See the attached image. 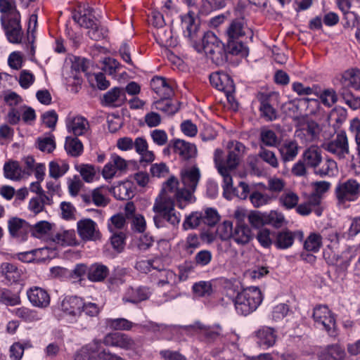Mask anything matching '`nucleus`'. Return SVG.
Returning <instances> with one entry per match:
<instances>
[{"label": "nucleus", "instance_id": "680f3d73", "mask_svg": "<svg viewBox=\"0 0 360 360\" xmlns=\"http://www.w3.org/2000/svg\"><path fill=\"white\" fill-rule=\"evenodd\" d=\"M265 219L266 224L271 225L275 228L281 227L285 220L283 214L273 210L269 213L265 212Z\"/></svg>", "mask_w": 360, "mask_h": 360}, {"label": "nucleus", "instance_id": "864d4df0", "mask_svg": "<svg viewBox=\"0 0 360 360\" xmlns=\"http://www.w3.org/2000/svg\"><path fill=\"white\" fill-rule=\"evenodd\" d=\"M274 244L276 248H289L292 244V233L289 231L275 233Z\"/></svg>", "mask_w": 360, "mask_h": 360}, {"label": "nucleus", "instance_id": "2eb2a0df", "mask_svg": "<svg viewBox=\"0 0 360 360\" xmlns=\"http://www.w3.org/2000/svg\"><path fill=\"white\" fill-rule=\"evenodd\" d=\"M312 317L319 327H322L330 335H334L335 320L326 305H319L314 309Z\"/></svg>", "mask_w": 360, "mask_h": 360}, {"label": "nucleus", "instance_id": "bf43d9fd", "mask_svg": "<svg viewBox=\"0 0 360 360\" xmlns=\"http://www.w3.org/2000/svg\"><path fill=\"white\" fill-rule=\"evenodd\" d=\"M193 291L196 296L207 297L212 293V286L210 281H200L193 285Z\"/></svg>", "mask_w": 360, "mask_h": 360}, {"label": "nucleus", "instance_id": "69168bd1", "mask_svg": "<svg viewBox=\"0 0 360 360\" xmlns=\"http://www.w3.org/2000/svg\"><path fill=\"white\" fill-rule=\"evenodd\" d=\"M323 239L322 233L312 232L305 240L304 248H320L321 245H325Z\"/></svg>", "mask_w": 360, "mask_h": 360}, {"label": "nucleus", "instance_id": "37998d69", "mask_svg": "<svg viewBox=\"0 0 360 360\" xmlns=\"http://www.w3.org/2000/svg\"><path fill=\"white\" fill-rule=\"evenodd\" d=\"M314 172L321 176H334L338 172L337 163L332 158H327L320 167L315 169Z\"/></svg>", "mask_w": 360, "mask_h": 360}, {"label": "nucleus", "instance_id": "aec40b11", "mask_svg": "<svg viewBox=\"0 0 360 360\" xmlns=\"http://www.w3.org/2000/svg\"><path fill=\"white\" fill-rule=\"evenodd\" d=\"M127 101L125 91L119 86H115L105 93L101 99L103 106L117 108L122 106Z\"/></svg>", "mask_w": 360, "mask_h": 360}, {"label": "nucleus", "instance_id": "338daca9", "mask_svg": "<svg viewBox=\"0 0 360 360\" xmlns=\"http://www.w3.org/2000/svg\"><path fill=\"white\" fill-rule=\"evenodd\" d=\"M290 311V306L285 303H281L274 307L271 311V319L278 321L284 319Z\"/></svg>", "mask_w": 360, "mask_h": 360}, {"label": "nucleus", "instance_id": "3c124183", "mask_svg": "<svg viewBox=\"0 0 360 360\" xmlns=\"http://www.w3.org/2000/svg\"><path fill=\"white\" fill-rule=\"evenodd\" d=\"M233 222L229 220L224 221L217 227V233L222 240H232L233 237Z\"/></svg>", "mask_w": 360, "mask_h": 360}, {"label": "nucleus", "instance_id": "58836bf2", "mask_svg": "<svg viewBox=\"0 0 360 360\" xmlns=\"http://www.w3.org/2000/svg\"><path fill=\"white\" fill-rule=\"evenodd\" d=\"M347 112L346 109L342 107H335L328 116V120L330 124H332L335 129H338L346 120Z\"/></svg>", "mask_w": 360, "mask_h": 360}, {"label": "nucleus", "instance_id": "9d476101", "mask_svg": "<svg viewBox=\"0 0 360 360\" xmlns=\"http://www.w3.org/2000/svg\"><path fill=\"white\" fill-rule=\"evenodd\" d=\"M339 206L346 207L347 204L355 201L360 195V184L355 179H348L337 185L335 190Z\"/></svg>", "mask_w": 360, "mask_h": 360}, {"label": "nucleus", "instance_id": "a878e982", "mask_svg": "<svg viewBox=\"0 0 360 360\" xmlns=\"http://www.w3.org/2000/svg\"><path fill=\"white\" fill-rule=\"evenodd\" d=\"M134 148L140 155V164L145 166L152 163L155 158L153 151L148 150V143L144 137H137L134 141Z\"/></svg>", "mask_w": 360, "mask_h": 360}, {"label": "nucleus", "instance_id": "a211bd4d", "mask_svg": "<svg viewBox=\"0 0 360 360\" xmlns=\"http://www.w3.org/2000/svg\"><path fill=\"white\" fill-rule=\"evenodd\" d=\"M235 217L236 218V222L232 240L238 245H243L252 238L251 230L249 226L245 224L243 219L240 217V213L238 211L235 212Z\"/></svg>", "mask_w": 360, "mask_h": 360}, {"label": "nucleus", "instance_id": "e2e57ef3", "mask_svg": "<svg viewBox=\"0 0 360 360\" xmlns=\"http://www.w3.org/2000/svg\"><path fill=\"white\" fill-rule=\"evenodd\" d=\"M271 200V198L269 195L259 191H254L250 195V200L255 207H259L266 205Z\"/></svg>", "mask_w": 360, "mask_h": 360}, {"label": "nucleus", "instance_id": "052dcab7", "mask_svg": "<svg viewBox=\"0 0 360 360\" xmlns=\"http://www.w3.org/2000/svg\"><path fill=\"white\" fill-rule=\"evenodd\" d=\"M275 232H271L267 229H261L257 236L259 244L264 248H269L274 244Z\"/></svg>", "mask_w": 360, "mask_h": 360}, {"label": "nucleus", "instance_id": "09e8293b", "mask_svg": "<svg viewBox=\"0 0 360 360\" xmlns=\"http://www.w3.org/2000/svg\"><path fill=\"white\" fill-rule=\"evenodd\" d=\"M349 131L354 136L358 164L360 167V119L355 117L350 120Z\"/></svg>", "mask_w": 360, "mask_h": 360}, {"label": "nucleus", "instance_id": "6e6552de", "mask_svg": "<svg viewBox=\"0 0 360 360\" xmlns=\"http://www.w3.org/2000/svg\"><path fill=\"white\" fill-rule=\"evenodd\" d=\"M180 18L183 36L194 47L205 33L201 30L200 18L195 12L189 11L187 13L181 15Z\"/></svg>", "mask_w": 360, "mask_h": 360}, {"label": "nucleus", "instance_id": "c9c22d12", "mask_svg": "<svg viewBox=\"0 0 360 360\" xmlns=\"http://www.w3.org/2000/svg\"><path fill=\"white\" fill-rule=\"evenodd\" d=\"M345 352L343 348L338 345L327 346L319 354L320 360H344Z\"/></svg>", "mask_w": 360, "mask_h": 360}, {"label": "nucleus", "instance_id": "423d86ee", "mask_svg": "<svg viewBox=\"0 0 360 360\" xmlns=\"http://www.w3.org/2000/svg\"><path fill=\"white\" fill-rule=\"evenodd\" d=\"M229 296L234 303L237 313L243 316L255 311L263 300L260 289L255 286L248 287L238 292L236 297Z\"/></svg>", "mask_w": 360, "mask_h": 360}, {"label": "nucleus", "instance_id": "473e14b6", "mask_svg": "<svg viewBox=\"0 0 360 360\" xmlns=\"http://www.w3.org/2000/svg\"><path fill=\"white\" fill-rule=\"evenodd\" d=\"M154 277V281L158 286H163L165 284H176L177 283V276L176 274L169 270L161 268L159 265L158 269H156L155 272L152 274Z\"/></svg>", "mask_w": 360, "mask_h": 360}, {"label": "nucleus", "instance_id": "4468645a", "mask_svg": "<svg viewBox=\"0 0 360 360\" xmlns=\"http://www.w3.org/2000/svg\"><path fill=\"white\" fill-rule=\"evenodd\" d=\"M210 82L216 89L223 91L227 98L235 92V84L233 79L227 72L219 70L210 75Z\"/></svg>", "mask_w": 360, "mask_h": 360}, {"label": "nucleus", "instance_id": "4d7b16f0", "mask_svg": "<svg viewBox=\"0 0 360 360\" xmlns=\"http://www.w3.org/2000/svg\"><path fill=\"white\" fill-rule=\"evenodd\" d=\"M340 94L345 103L352 110L360 109V97L354 96L352 93L347 89H341Z\"/></svg>", "mask_w": 360, "mask_h": 360}, {"label": "nucleus", "instance_id": "cd10ccee", "mask_svg": "<svg viewBox=\"0 0 360 360\" xmlns=\"http://www.w3.org/2000/svg\"><path fill=\"white\" fill-rule=\"evenodd\" d=\"M341 83L343 86L342 89L352 88L360 91V70L352 68L345 71L342 75Z\"/></svg>", "mask_w": 360, "mask_h": 360}, {"label": "nucleus", "instance_id": "13d9d810", "mask_svg": "<svg viewBox=\"0 0 360 360\" xmlns=\"http://www.w3.org/2000/svg\"><path fill=\"white\" fill-rule=\"evenodd\" d=\"M227 0H201V10L209 13L220 10L226 6Z\"/></svg>", "mask_w": 360, "mask_h": 360}, {"label": "nucleus", "instance_id": "e433bc0d", "mask_svg": "<svg viewBox=\"0 0 360 360\" xmlns=\"http://www.w3.org/2000/svg\"><path fill=\"white\" fill-rule=\"evenodd\" d=\"M89 126L88 120L82 116H77L66 122V127L70 132L75 136L84 134Z\"/></svg>", "mask_w": 360, "mask_h": 360}, {"label": "nucleus", "instance_id": "bb28decb", "mask_svg": "<svg viewBox=\"0 0 360 360\" xmlns=\"http://www.w3.org/2000/svg\"><path fill=\"white\" fill-rule=\"evenodd\" d=\"M54 231L55 224L48 221L41 220L34 225H31L30 233L34 238L44 239L46 242H50L49 237L52 236Z\"/></svg>", "mask_w": 360, "mask_h": 360}, {"label": "nucleus", "instance_id": "f704fd0d", "mask_svg": "<svg viewBox=\"0 0 360 360\" xmlns=\"http://www.w3.org/2000/svg\"><path fill=\"white\" fill-rule=\"evenodd\" d=\"M222 154L223 152L221 149L215 150L214 157V164L216 165L217 160V161L221 162L222 165L226 169L234 170L239 165L240 157L235 154L233 152L229 151L226 158L224 160L222 158Z\"/></svg>", "mask_w": 360, "mask_h": 360}, {"label": "nucleus", "instance_id": "7ed1b4c3", "mask_svg": "<svg viewBox=\"0 0 360 360\" xmlns=\"http://www.w3.org/2000/svg\"><path fill=\"white\" fill-rule=\"evenodd\" d=\"M72 18L80 27L88 30L86 35L96 41L108 37V28L95 17L94 9L88 4H80L72 13Z\"/></svg>", "mask_w": 360, "mask_h": 360}, {"label": "nucleus", "instance_id": "2f4dec72", "mask_svg": "<svg viewBox=\"0 0 360 360\" xmlns=\"http://www.w3.org/2000/svg\"><path fill=\"white\" fill-rule=\"evenodd\" d=\"M302 160L307 166L315 169L322 161L321 150L317 146H311L304 150Z\"/></svg>", "mask_w": 360, "mask_h": 360}, {"label": "nucleus", "instance_id": "5fc2aeb1", "mask_svg": "<svg viewBox=\"0 0 360 360\" xmlns=\"http://www.w3.org/2000/svg\"><path fill=\"white\" fill-rule=\"evenodd\" d=\"M0 302L7 306H15L20 303V298L9 290L0 288Z\"/></svg>", "mask_w": 360, "mask_h": 360}, {"label": "nucleus", "instance_id": "5701e85b", "mask_svg": "<svg viewBox=\"0 0 360 360\" xmlns=\"http://www.w3.org/2000/svg\"><path fill=\"white\" fill-rule=\"evenodd\" d=\"M172 150L174 153L179 155L181 160L186 161L194 158L197 153L195 144L179 139L173 140Z\"/></svg>", "mask_w": 360, "mask_h": 360}, {"label": "nucleus", "instance_id": "ea45409f", "mask_svg": "<svg viewBox=\"0 0 360 360\" xmlns=\"http://www.w3.org/2000/svg\"><path fill=\"white\" fill-rule=\"evenodd\" d=\"M114 197L120 200H127L134 196V191L129 182L120 183L112 188Z\"/></svg>", "mask_w": 360, "mask_h": 360}, {"label": "nucleus", "instance_id": "c03bdc74", "mask_svg": "<svg viewBox=\"0 0 360 360\" xmlns=\"http://www.w3.org/2000/svg\"><path fill=\"white\" fill-rule=\"evenodd\" d=\"M4 174L6 179L19 180L21 178V167L18 161L6 162L4 165Z\"/></svg>", "mask_w": 360, "mask_h": 360}, {"label": "nucleus", "instance_id": "de8ad7c7", "mask_svg": "<svg viewBox=\"0 0 360 360\" xmlns=\"http://www.w3.org/2000/svg\"><path fill=\"white\" fill-rule=\"evenodd\" d=\"M202 213L200 212H192L186 216L183 222L182 227L184 230L196 229L202 223Z\"/></svg>", "mask_w": 360, "mask_h": 360}, {"label": "nucleus", "instance_id": "72a5a7b5", "mask_svg": "<svg viewBox=\"0 0 360 360\" xmlns=\"http://www.w3.org/2000/svg\"><path fill=\"white\" fill-rule=\"evenodd\" d=\"M150 294L149 289L146 287L130 288L127 290L122 300L124 302L138 303L147 300Z\"/></svg>", "mask_w": 360, "mask_h": 360}, {"label": "nucleus", "instance_id": "6e6d98bb", "mask_svg": "<svg viewBox=\"0 0 360 360\" xmlns=\"http://www.w3.org/2000/svg\"><path fill=\"white\" fill-rule=\"evenodd\" d=\"M126 225V217L122 213L112 216L108 222L110 232L121 231Z\"/></svg>", "mask_w": 360, "mask_h": 360}, {"label": "nucleus", "instance_id": "20e7f679", "mask_svg": "<svg viewBox=\"0 0 360 360\" xmlns=\"http://www.w3.org/2000/svg\"><path fill=\"white\" fill-rule=\"evenodd\" d=\"M198 53L204 52L216 65L226 62L229 54L228 44H225L212 32H206L202 39L193 47Z\"/></svg>", "mask_w": 360, "mask_h": 360}, {"label": "nucleus", "instance_id": "ddd939ff", "mask_svg": "<svg viewBox=\"0 0 360 360\" xmlns=\"http://www.w3.org/2000/svg\"><path fill=\"white\" fill-rule=\"evenodd\" d=\"M154 212H165L167 223L175 226L181 221V214L174 210V200L170 197L164 196L160 200L156 199L153 207Z\"/></svg>", "mask_w": 360, "mask_h": 360}, {"label": "nucleus", "instance_id": "f257e3e1", "mask_svg": "<svg viewBox=\"0 0 360 360\" xmlns=\"http://www.w3.org/2000/svg\"><path fill=\"white\" fill-rule=\"evenodd\" d=\"M228 51L231 55L245 58L249 54L248 44L253 34L248 28L244 18L232 20L225 31Z\"/></svg>", "mask_w": 360, "mask_h": 360}, {"label": "nucleus", "instance_id": "6ab92c4d", "mask_svg": "<svg viewBox=\"0 0 360 360\" xmlns=\"http://www.w3.org/2000/svg\"><path fill=\"white\" fill-rule=\"evenodd\" d=\"M104 345L117 347L124 349L135 348V341L128 335L121 333H112L106 335L103 339Z\"/></svg>", "mask_w": 360, "mask_h": 360}, {"label": "nucleus", "instance_id": "f3484780", "mask_svg": "<svg viewBox=\"0 0 360 360\" xmlns=\"http://www.w3.org/2000/svg\"><path fill=\"white\" fill-rule=\"evenodd\" d=\"M127 161L120 155L113 153L111 155L110 161L104 166L102 176L105 179H111L115 176H120L127 171Z\"/></svg>", "mask_w": 360, "mask_h": 360}, {"label": "nucleus", "instance_id": "603ef678", "mask_svg": "<svg viewBox=\"0 0 360 360\" xmlns=\"http://www.w3.org/2000/svg\"><path fill=\"white\" fill-rule=\"evenodd\" d=\"M124 66L116 59L112 58H105L103 60V67L102 70L109 75L115 77L116 74L123 68Z\"/></svg>", "mask_w": 360, "mask_h": 360}, {"label": "nucleus", "instance_id": "39448f33", "mask_svg": "<svg viewBox=\"0 0 360 360\" xmlns=\"http://www.w3.org/2000/svg\"><path fill=\"white\" fill-rule=\"evenodd\" d=\"M61 317L68 323L75 324L76 328L84 329L88 326V320L82 314L84 300L78 296H65L59 304Z\"/></svg>", "mask_w": 360, "mask_h": 360}, {"label": "nucleus", "instance_id": "a18cd8bd", "mask_svg": "<svg viewBox=\"0 0 360 360\" xmlns=\"http://www.w3.org/2000/svg\"><path fill=\"white\" fill-rule=\"evenodd\" d=\"M12 313L25 322H32L40 319L37 311L25 307L14 309Z\"/></svg>", "mask_w": 360, "mask_h": 360}, {"label": "nucleus", "instance_id": "f8f14e48", "mask_svg": "<svg viewBox=\"0 0 360 360\" xmlns=\"http://www.w3.org/2000/svg\"><path fill=\"white\" fill-rule=\"evenodd\" d=\"M110 354L103 349L102 342L95 340L78 350L75 354V360H108L107 356Z\"/></svg>", "mask_w": 360, "mask_h": 360}, {"label": "nucleus", "instance_id": "49530a36", "mask_svg": "<svg viewBox=\"0 0 360 360\" xmlns=\"http://www.w3.org/2000/svg\"><path fill=\"white\" fill-rule=\"evenodd\" d=\"M68 163L62 161V164L60 165L56 161H51L49 165V174L50 177L55 179L63 176L69 170Z\"/></svg>", "mask_w": 360, "mask_h": 360}, {"label": "nucleus", "instance_id": "393cba45", "mask_svg": "<svg viewBox=\"0 0 360 360\" xmlns=\"http://www.w3.org/2000/svg\"><path fill=\"white\" fill-rule=\"evenodd\" d=\"M30 303L36 307L46 308L50 304V296L47 291L39 287H33L27 291Z\"/></svg>", "mask_w": 360, "mask_h": 360}, {"label": "nucleus", "instance_id": "8fccbe9b", "mask_svg": "<svg viewBox=\"0 0 360 360\" xmlns=\"http://www.w3.org/2000/svg\"><path fill=\"white\" fill-rule=\"evenodd\" d=\"M37 144V148L39 150L48 153H52L56 146L55 137L52 134H49L48 136L38 138Z\"/></svg>", "mask_w": 360, "mask_h": 360}, {"label": "nucleus", "instance_id": "dca6fc26", "mask_svg": "<svg viewBox=\"0 0 360 360\" xmlns=\"http://www.w3.org/2000/svg\"><path fill=\"white\" fill-rule=\"evenodd\" d=\"M8 231L12 238L18 242H25L28 239L31 224L23 219L13 217L8 221Z\"/></svg>", "mask_w": 360, "mask_h": 360}, {"label": "nucleus", "instance_id": "b1692460", "mask_svg": "<svg viewBox=\"0 0 360 360\" xmlns=\"http://www.w3.org/2000/svg\"><path fill=\"white\" fill-rule=\"evenodd\" d=\"M257 343L263 349L273 347L276 341V330L271 327L263 326L255 332Z\"/></svg>", "mask_w": 360, "mask_h": 360}, {"label": "nucleus", "instance_id": "c756f323", "mask_svg": "<svg viewBox=\"0 0 360 360\" xmlns=\"http://www.w3.org/2000/svg\"><path fill=\"white\" fill-rule=\"evenodd\" d=\"M270 96L266 94H262L259 97V110L262 117L266 121L275 120L278 117L276 110L270 104Z\"/></svg>", "mask_w": 360, "mask_h": 360}, {"label": "nucleus", "instance_id": "7c9ffc66", "mask_svg": "<svg viewBox=\"0 0 360 360\" xmlns=\"http://www.w3.org/2000/svg\"><path fill=\"white\" fill-rule=\"evenodd\" d=\"M200 179V172L197 166L181 172V181L184 186L195 191Z\"/></svg>", "mask_w": 360, "mask_h": 360}, {"label": "nucleus", "instance_id": "a19ab883", "mask_svg": "<svg viewBox=\"0 0 360 360\" xmlns=\"http://www.w3.org/2000/svg\"><path fill=\"white\" fill-rule=\"evenodd\" d=\"M0 272L10 283L18 281L20 277V271L14 264L8 262L1 264Z\"/></svg>", "mask_w": 360, "mask_h": 360}, {"label": "nucleus", "instance_id": "774afa93", "mask_svg": "<svg viewBox=\"0 0 360 360\" xmlns=\"http://www.w3.org/2000/svg\"><path fill=\"white\" fill-rule=\"evenodd\" d=\"M159 259H155L152 260H141L136 264L137 270L142 273L147 274L150 272L152 269L156 270L159 267Z\"/></svg>", "mask_w": 360, "mask_h": 360}, {"label": "nucleus", "instance_id": "79ce46f5", "mask_svg": "<svg viewBox=\"0 0 360 360\" xmlns=\"http://www.w3.org/2000/svg\"><path fill=\"white\" fill-rule=\"evenodd\" d=\"M65 149L68 155L77 158L82 154L84 147L82 141L78 138L75 137L66 139Z\"/></svg>", "mask_w": 360, "mask_h": 360}, {"label": "nucleus", "instance_id": "9b49d317", "mask_svg": "<svg viewBox=\"0 0 360 360\" xmlns=\"http://www.w3.org/2000/svg\"><path fill=\"white\" fill-rule=\"evenodd\" d=\"M322 148L337 158L345 159L349 153V141L346 133L340 131L334 139L323 143Z\"/></svg>", "mask_w": 360, "mask_h": 360}, {"label": "nucleus", "instance_id": "0eeeda50", "mask_svg": "<svg viewBox=\"0 0 360 360\" xmlns=\"http://www.w3.org/2000/svg\"><path fill=\"white\" fill-rule=\"evenodd\" d=\"M105 324L108 328L115 330H129L133 327L141 328L154 333L160 338L166 337L167 334L170 333L174 328V326L172 325L158 324L153 321L134 323L124 318L107 319L105 320Z\"/></svg>", "mask_w": 360, "mask_h": 360}, {"label": "nucleus", "instance_id": "4c0bfd02", "mask_svg": "<svg viewBox=\"0 0 360 360\" xmlns=\"http://www.w3.org/2000/svg\"><path fill=\"white\" fill-rule=\"evenodd\" d=\"M109 274L108 268L100 263L91 264L88 268L87 278L92 282H101Z\"/></svg>", "mask_w": 360, "mask_h": 360}, {"label": "nucleus", "instance_id": "c85d7f7f", "mask_svg": "<svg viewBox=\"0 0 360 360\" xmlns=\"http://www.w3.org/2000/svg\"><path fill=\"white\" fill-rule=\"evenodd\" d=\"M50 242L62 246H72L76 243V235L74 230L62 231H54L52 236L49 237Z\"/></svg>", "mask_w": 360, "mask_h": 360}, {"label": "nucleus", "instance_id": "412c9836", "mask_svg": "<svg viewBox=\"0 0 360 360\" xmlns=\"http://www.w3.org/2000/svg\"><path fill=\"white\" fill-rule=\"evenodd\" d=\"M171 82L166 77L156 75L151 79L150 85L160 98H169L174 94Z\"/></svg>", "mask_w": 360, "mask_h": 360}, {"label": "nucleus", "instance_id": "f03ea898", "mask_svg": "<svg viewBox=\"0 0 360 360\" xmlns=\"http://www.w3.org/2000/svg\"><path fill=\"white\" fill-rule=\"evenodd\" d=\"M0 22L8 41L19 44L22 38L21 15L15 0H0Z\"/></svg>", "mask_w": 360, "mask_h": 360}, {"label": "nucleus", "instance_id": "4be33fe9", "mask_svg": "<svg viewBox=\"0 0 360 360\" xmlns=\"http://www.w3.org/2000/svg\"><path fill=\"white\" fill-rule=\"evenodd\" d=\"M79 236L86 240H96L100 238V232L96 230V223L91 219H81L77 223Z\"/></svg>", "mask_w": 360, "mask_h": 360}, {"label": "nucleus", "instance_id": "1a4fd4ad", "mask_svg": "<svg viewBox=\"0 0 360 360\" xmlns=\"http://www.w3.org/2000/svg\"><path fill=\"white\" fill-rule=\"evenodd\" d=\"M294 124L296 127L295 136L303 145L307 146L319 139L321 129L313 120L307 117H300L294 120Z\"/></svg>", "mask_w": 360, "mask_h": 360}, {"label": "nucleus", "instance_id": "0e129e2a", "mask_svg": "<svg viewBox=\"0 0 360 360\" xmlns=\"http://www.w3.org/2000/svg\"><path fill=\"white\" fill-rule=\"evenodd\" d=\"M219 215L216 209L209 207L207 208L205 214H202V223L209 226H215L219 221Z\"/></svg>", "mask_w": 360, "mask_h": 360}]
</instances>
